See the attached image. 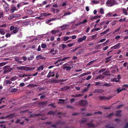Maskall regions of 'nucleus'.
I'll list each match as a JSON object with an SVG mask.
<instances>
[{
	"instance_id": "1",
	"label": "nucleus",
	"mask_w": 128,
	"mask_h": 128,
	"mask_svg": "<svg viewBox=\"0 0 128 128\" xmlns=\"http://www.w3.org/2000/svg\"><path fill=\"white\" fill-rule=\"evenodd\" d=\"M106 4L108 6H112L117 4V2L115 0H108L106 2Z\"/></svg>"
},
{
	"instance_id": "2",
	"label": "nucleus",
	"mask_w": 128,
	"mask_h": 128,
	"mask_svg": "<svg viewBox=\"0 0 128 128\" xmlns=\"http://www.w3.org/2000/svg\"><path fill=\"white\" fill-rule=\"evenodd\" d=\"M69 26V25L68 24H64L63 25H62V26H60V28H63L61 29H60V30L59 29H58L56 31V30H52L50 32H59L60 31H62L63 30H65L67 29V28H66V27H68Z\"/></svg>"
},
{
	"instance_id": "3",
	"label": "nucleus",
	"mask_w": 128,
	"mask_h": 128,
	"mask_svg": "<svg viewBox=\"0 0 128 128\" xmlns=\"http://www.w3.org/2000/svg\"><path fill=\"white\" fill-rule=\"evenodd\" d=\"M87 104V101L86 100H81L80 101L78 104L81 106H85Z\"/></svg>"
},
{
	"instance_id": "4",
	"label": "nucleus",
	"mask_w": 128,
	"mask_h": 128,
	"mask_svg": "<svg viewBox=\"0 0 128 128\" xmlns=\"http://www.w3.org/2000/svg\"><path fill=\"white\" fill-rule=\"evenodd\" d=\"M47 101H42L39 103V104L42 107L46 106L47 104Z\"/></svg>"
},
{
	"instance_id": "5",
	"label": "nucleus",
	"mask_w": 128,
	"mask_h": 128,
	"mask_svg": "<svg viewBox=\"0 0 128 128\" xmlns=\"http://www.w3.org/2000/svg\"><path fill=\"white\" fill-rule=\"evenodd\" d=\"M9 67V66H4V68H3V69H4V70L10 72L13 70V69L12 68H8Z\"/></svg>"
},
{
	"instance_id": "6",
	"label": "nucleus",
	"mask_w": 128,
	"mask_h": 128,
	"mask_svg": "<svg viewBox=\"0 0 128 128\" xmlns=\"http://www.w3.org/2000/svg\"><path fill=\"white\" fill-rule=\"evenodd\" d=\"M51 15V14L48 13L47 12H46L41 13L40 14V17L44 18V17H46L50 15Z\"/></svg>"
},
{
	"instance_id": "7",
	"label": "nucleus",
	"mask_w": 128,
	"mask_h": 128,
	"mask_svg": "<svg viewBox=\"0 0 128 128\" xmlns=\"http://www.w3.org/2000/svg\"><path fill=\"white\" fill-rule=\"evenodd\" d=\"M86 125L88 126V128L90 127H92L93 128H95V126H94V124L93 123H92V121L91 122H90L86 123Z\"/></svg>"
},
{
	"instance_id": "8",
	"label": "nucleus",
	"mask_w": 128,
	"mask_h": 128,
	"mask_svg": "<svg viewBox=\"0 0 128 128\" xmlns=\"http://www.w3.org/2000/svg\"><path fill=\"white\" fill-rule=\"evenodd\" d=\"M14 115H15V114L14 113L11 114L6 115V117L7 118H9V119H11L13 118L14 117L16 116H14Z\"/></svg>"
},
{
	"instance_id": "9",
	"label": "nucleus",
	"mask_w": 128,
	"mask_h": 128,
	"mask_svg": "<svg viewBox=\"0 0 128 128\" xmlns=\"http://www.w3.org/2000/svg\"><path fill=\"white\" fill-rule=\"evenodd\" d=\"M86 36H84L82 38H78V43L82 42L83 40H85L86 39Z\"/></svg>"
},
{
	"instance_id": "10",
	"label": "nucleus",
	"mask_w": 128,
	"mask_h": 128,
	"mask_svg": "<svg viewBox=\"0 0 128 128\" xmlns=\"http://www.w3.org/2000/svg\"><path fill=\"white\" fill-rule=\"evenodd\" d=\"M120 48V44L118 43L110 48V49H116Z\"/></svg>"
},
{
	"instance_id": "11",
	"label": "nucleus",
	"mask_w": 128,
	"mask_h": 128,
	"mask_svg": "<svg viewBox=\"0 0 128 128\" xmlns=\"http://www.w3.org/2000/svg\"><path fill=\"white\" fill-rule=\"evenodd\" d=\"M70 87L68 86L60 88V91H64L68 90L70 89Z\"/></svg>"
},
{
	"instance_id": "12",
	"label": "nucleus",
	"mask_w": 128,
	"mask_h": 128,
	"mask_svg": "<svg viewBox=\"0 0 128 128\" xmlns=\"http://www.w3.org/2000/svg\"><path fill=\"white\" fill-rule=\"evenodd\" d=\"M15 61L16 62H17L19 63H22V61H20V58L18 57H16L14 58Z\"/></svg>"
},
{
	"instance_id": "13",
	"label": "nucleus",
	"mask_w": 128,
	"mask_h": 128,
	"mask_svg": "<svg viewBox=\"0 0 128 128\" xmlns=\"http://www.w3.org/2000/svg\"><path fill=\"white\" fill-rule=\"evenodd\" d=\"M110 72L108 70H106V71L102 72V74L103 75H107V76H110V74H109Z\"/></svg>"
},
{
	"instance_id": "14",
	"label": "nucleus",
	"mask_w": 128,
	"mask_h": 128,
	"mask_svg": "<svg viewBox=\"0 0 128 128\" xmlns=\"http://www.w3.org/2000/svg\"><path fill=\"white\" fill-rule=\"evenodd\" d=\"M104 76H102V75H100V76H98L96 77V80H98V79H104Z\"/></svg>"
},
{
	"instance_id": "15",
	"label": "nucleus",
	"mask_w": 128,
	"mask_h": 128,
	"mask_svg": "<svg viewBox=\"0 0 128 128\" xmlns=\"http://www.w3.org/2000/svg\"><path fill=\"white\" fill-rule=\"evenodd\" d=\"M4 83H6V85H9L11 84L12 82L11 81L9 80H4Z\"/></svg>"
},
{
	"instance_id": "16",
	"label": "nucleus",
	"mask_w": 128,
	"mask_h": 128,
	"mask_svg": "<svg viewBox=\"0 0 128 128\" xmlns=\"http://www.w3.org/2000/svg\"><path fill=\"white\" fill-rule=\"evenodd\" d=\"M121 112V110H118L116 112V114H115V116H120V113Z\"/></svg>"
},
{
	"instance_id": "17",
	"label": "nucleus",
	"mask_w": 128,
	"mask_h": 128,
	"mask_svg": "<svg viewBox=\"0 0 128 128\" xmlns=\"http://www.w3.org/2000/svg\"><path fill=\"white\" fill-rule=\"evenodd\" d=\"M62 68L64 69H66V70H69L71 69V67L70 66H66L63 67Z\"/></svg>"
},
{
	"instance_id": "18",
	"label": "nucleus",
	"mask_w": 128,
	"mask_h": 128,
	"mask_svg": "<svg viewBox=\"0 0 128 128\" xmlns=\"http://www.w3.org/2000/svg\"><path fill=\"white\" fill-rule=\"evenodd\" d=\"M44 69L43 68V66L42 65H41L40 66L38 67L37 68V71L40 72V70H42Z\"/></svg>"
},
{
	"instance_id": "19",
	"label": "nucleus",
	"mask_w": 128,
	"mask_h": 128,
	"mask_svg": "<svg viewBox=\"0 0 128 128\" xmlns=\"http://www.w3.org/2000/svg\"><path fill=\"white\" fill-rule=\"evenodd\" d=\"M55 114V112H53L52 110H51L48 112L47 115H54Z\"/></svg>"
},
{
	"instance_id": "20",
	"label": "nucleus",
	"mask_w": 128,
	"mask_h": 128,
	"mask_svg": "<svg viewBox=\"0 0 128 128\" xmlns=\"http://www.w3.org/2000/svg\"><path fill=\"white\" fill-rule=\"evenodd\" d=\"M26 67H24V66H20L17 67L16 69L18 70H23L24 69V68Z\"/></svg>"
},
{
	"instance_id": "21",
	"label": "nucleus",
	"mask_w": 128,
	"mask_h": 128,
	"mask_svg": "<svg viewBox=\"0 0 128 128\" xmlns=\"http://www.w3.org/2000/svg\"><path fill=\"white\" fill-rule=\"evenodd\" d=\"M105 128H115L114 126H111L110 124H108L105 126Z\"/></svg>"
},
{
	"instance_id": "22",
	"label": "nucleus",
	"mask_w": 128,
	"mask_h": 128,
	"mask_svg": "<svg viewBox=\"0 0 128 128\" xmlns=\"http://www.w3.org/2000/svg\"><path fill=\"white\" fill-rule=\"evenodd\" d=\"M50 82L52 83H57L58 82L57 80H56L55 78H54L50 80Z\"/></svg>"
},
{
	"instance_id": "23",
	"label": "nucleus",
	"mask_w": 128,
	"mask_h": 128,
	"mask_svg": "<svg viewBox=\"0 0 128 128\" xmlns=\"http://www.w3.org/2000/svg\"><path fill=\"white\" fill-rule=\"evenodd\" d=\"M100 90L99 89H95L94 90L93 92V93H100Z\"/></svg>"
},
{
	"instance_id": "24",
	"label": "nucleus",
	"mask_w": 128,
	"mask_h": 128,
	"mask_svg": "<svg viewBox=\"0 0 128 128\" xmlns=\"http://www.w3.org/2000/svg\"><path fill=\"white\" fill-rule=\"evenodd\" d=\"M17 79L16 78V76H13L11 77V78H10V80L11 81H14Z\"/></svg>"
},
{
	"instance_id": "25",
	"label": "nucleus",
	"mask_w": 128,
	"mask_h": 128,
	"mask_svg": "<svg viewBox=\"0 0 128 128\" xmlns=\"http://www.w3.org/2000/svg\"><path fill=\"white\" fill-rule=\"evenodd\" d=\"M19 29V28L17 26L14 27V30L12 32H17L19 31L18 30Z\"/></svg>"
},
{
	"instance_id": "26",
	"label": "nucleus",
	"mask_w": 128,
	"mask_h": 128,
	"mask_svg": "<svg viewBox=\"0 0 128 128\" xmlns=\"http://www.w3.org/2000/svg\"><path fill=\"white\" fill-rule=\"evenodd\" d=\"M6 6L4 7V9L6 12H7L8 11V4H6Z\"/></svg>"
},
{
	"instance_id": "27",
	"label": "nucleus",
	"mask_w": 128,
	"mask_h": 128,
	"mask_svg": "<svg viewBox=\"0 0 128 128\" xmlns=\"http://www.w3.org/2000/svg\"><path fill=\"white\" fill-rule=\"evenodd\" d=\"M27 13L29 14H33V12L30 10H27Z\"/></svg>"
},
{
	"instance_id": "28",
	"label": "nucleus",
	"mask_w": 128,
	"mask_h": 128,
	"mask_svg": "<svg viewBox=\"0 0 128 128\" xmlns=\"http://www.w3.org/2000/svg\"><path fill=\"white\" fill-rule=\"evenodd\" d=\"M99 98L101 100H106V97L100 96H99Z\"/></svg>"
},
{
	"instance_id": "29",
	"label": "nucleus",
	"mask_w": 128,
	"mask_h": 128,
	"mask_svg": "<svg viewBox=\"0 0 128 128\" xmlns=\"http://www.w3.org/2000/svg\"><path fill=\"white\" fill-rule=\"evenodd\" d=\"M70 38V36H64V41H66Z\"/></svg>"
},
{
	"instance_id": "30",
	"label": "nucleus",
	"mask_w": 128,
	"mask_h": 128,
	"mask_svg": "<svg viewBox=\"0 0 128 128\" xmlns=\"http://www.w3.org/2000/svg\"><path fill=\"white\" fill-rule=\"evenodd\" d=\"M7 63V62H0V67L2 66H4V65H6Z\"/></svg>"
},
{
	"instance_id": "31",
	"label": "nucleus",
	"mask_w": 128,
	"mask_h": 128,
	"mask_svg": "<svg viewBox=\"0 0 128 128\" xmlns=\"http://www.w3.org/2000/svg\"><path fill=\"white\" fill-rule=\"evenodd\" d=\"M43 115L42 114H35L33 115H32V117H34L35 116H42Z\"/></svg>"
},
{
	"instance_id": "32",
	"label": "nucleus",
	"mask_w": 128,
	"mask_h": 128,
	"mask_svg": "<svg viewBox=\"0 0 128 128\" xmlns=\"http://www.w3.org/2000/svg\"><path fill=\"white\" fill-rule=\"evenodd\" d=\"M46 44H41V48H46Z\"/></svg>"
},
{
	"instance_id": "33",
	"label": "nucleus",
	"mask_w": 128,
	"mask_h": 128,
	"mask_svg": "<svg viewBox=\"0 0 128 128\" xmlns=\"http://www.w3.org/2000/svg\"><path fill=\"white\" fill-rule=\"evenodd\" d=\"M12 17L13 18H14V17H19V16L18 14H12Z\"/></svg>"
},
{
	"instance_id": "34",
	"label": "nucleus",
	"mask_w": 128,
	"mask_h": 128,
	"mask_svg": "<svg viewBox=\"0 0 128 128\" xmlns=\"http://www.w3.org/2000/svg\"><path fill=\"white\" fill-rule=\"evenodd\" d=\"M52 106V108H55V106H54V103H53V104H49V105H48V106Z\"/></svg>"
},
{
	"instance_id": "35",
	"label": "nucleus",
	"mask_w": 128,
	"mask_h": 128,
	"mask_svg": "<svg viewBox=\"0 0 128 128\" xmlns=\"http://www.w3.org/2000/svg\"><path fill=\"white\" fill-rule=\"evenodd\" d=\"M100 30V29L99 28H95L92 29V32L96 31L98 30Z\"/></svg>"
},
{
	"instance_id": "36",
	"label": "nucleus",
	"mask_w": 128,
	"mask_h": 128,
	"mask_svg": "<svg viewBox=\"0 0 128 128\" xmlns=\"http://www.w3.org/2000/svg\"><path fill=\"white\" fill-rule=\"evenodd\" d=\"M36 58L38 60H39L40 59H42V56L40 55H38L36 56Z\"/></svg>"
},
{
	"instance_id": "37",
	"label": "nucleus",
	"mask_w": 128,
	"mask_h": 128,
	"mask_svg": "<svg viewBox=\"0 0 128 128\" xmlns=\"http://www.w3.org/2000/svg\"><path fill=\"white\" fill-rule=\"evenodd\" d=\"M32 76V74H28V75H27L26 74H23V76L22 77H24L30 76Z\"/></svg>"
},
{
	"instance_id": "38",
	"label": "nucleus",
	"mask_w": 128,
	"mask_h": 128,
	"mask_svg": "<svg viewBox=\"0 0 128 128\" xmlns=\"http://www.w3.org/2000/svg\"><path fill=\"white\" fill-rule=\"evenodd\" d=\"M51 73V72L50 71L49 72V73H48V74L47 76V78H50L51 77H52V75L50 74Z\"/></svg>"
},
{
	"instance_id": "39",
	"label": "nucleus",
	"mask_w": 128,
	"mask_h": 128,
	"mask_svg": "<svg viewBox=\"0 0 128 128\" xmlns=\"http://www.w3.org/2000/svg\"><path fill=\"white\" fill-rule=\"evenodd\" d=\"M95 60H93L91 62H89L87 64V65L88 66H90V65L92 64V63L94 62V61Z\"/></svg>"
},
{
	"instance_id": "40",
	"label": "nucleus",
	"mask_w": 128,
	"mask_h": 128,
	"mask_svg": "<svg viewBox=\"0 0 128 128\" xmlns=\"http://www.w3.org/2000/svg\"><path fill=\"white\" fill-rule=\"evenodd\" d=\"M87 74H87V73H86V72L84 73H83V74H82L80 75V76H80V77H82V76H86Z\"/></svg>"
},
{
	"instance_id": "41",
	"label": "nucleus",
	"mask_w": 128,
	"mask_h": 128,
	"mask_svg": "<svg viewBox=\"0 0 128 128\" xmlns=\"http://www.w3.org/2000/svg\"><path fill=\"white\" fill-rule=\"evenodd\" d=\"M87 21V20L84 19L83 21L80 22V23H81V24H82L86 23Z\"/></svg>"
},
{
	"instance_id": "42",
	"label": "nucleus",
	"mask_w": 128,
	"mask_h": 128,
	"mask_svg": "<svg viewBox=\"0 0 128 128\" xmlns=\"http://www.w3.org/2000/svg\"><path fill=\"white\" fill-rule=\"evenodd\" d=\"M71 13H70V12H65L64 14V16H66L68 15H69Z\"/></svg>"
},
{
	"instance_id": "43",
	"label": "nucleus",
	"mask_w": 128,
	"mask_h": 128,
	"mask_svg": "<svg viewBox=\"0 0 128 128\" xmlns=\"http://www.w3.org/2000/svg\"><path fill=\"white\" fill-rule=\"evenodd\" d=\"M123 13H124L125 15H126L128 14V13L127 12V11L126 9L123 8Z\"/></svg>"
},
{
	"instance_id": "44",
	"label": "nucleus",
	"mask_w": 128,
	"mask_h": 128,
	"mask_svg": "<svg viewBox=\"0 0 128 128\" xmlns=\"http://www.w3.org/2000/svg\"><path fill=\"white\" fill-rule=\"evenodd\" d=\"M69 58H70V57H65V58H63L62 59H60L59 60H62V61H63L64 60H66V59H68Z\"/></svg>"
},
{
	"instance_id": "45",
	"label": "nucleus",
	"mask_w": 128,
	"mask_h": 128,
	"mask_svg": "<svg viewBox=\"0 0 128 128\" xmlns=\"http://www.w3.org/2000/svg\"><path fill=\"white\" fill-rule=\"evenodd\" d=\"M4 99V98H2L0 99V104H1V103L2 102L4 103V101H3Z\"/></svg>"
},
{
	"instance_id": "46",
	"label": "nucleus",
	"mask_w": 128,
	"mask_h": 128,
	"mask_svg": "<svg viewBox=\"0 0 128 128\" xmlns=\"http://www.w3.org/2000/svg\"><path fill=\"white\" fill-rule=\"evenodd\" d=\"M116 91H117V93L118 94L119 92H120L123 90H121L120 89V88H118L117 89Z\"/></svg>"
},
{
	"instance_id": "47",
	"label": "nucleus",
	"mask_w": 128,
	"mask_h": 128,
	"mask_svg": "<svg viewBox=\"0 0 128 128\" xmlns=\"http://www.w3.org/2000/svg\"><path fill=\"white\" fill-rule=\"evenodd\" d=\"M88 90V88H84V90H83L82 91V93H83L84 92H85L86 91H87Z\"/></svg>"
},
{
	"instance_id": "48",
	"label": "nucleus",
	"mask_w": 128,
	"mask_h": 128,
	"mask_svg": "<svg viewBox=\"0 0 128 128\" xmlns=\"http://www.w3.org/2000/svg\"><path fill=\"white\" fill-rule=\"evenodd\" d=\"M82 52V50H80L78 51L76 53V55H78L79 54H81V53Z\"/></svg>"
},
{
	"instance_id": "49",
	"label": "nucleus",
	"mask_w": 128,
	"mask_h": 128,
	"mask_svg": "<svg viewBox=\"0 0 128 128\" xmlns=\"http://www.w3.org/2000/svg\"><path fill=\"white\" fill-rule=\"evenodd\" d=\"M74 44V43L72 44H67V46L69 47H71L73 46Z\"/></svg>"
},
{
	"instance_id": "50",
	"label": "nucleus",
	"mask_w": 128,
	"mask_h": 128,
	"mask_svg": "<svg viewBox=\"0 0 128 128\" xmlns=\"http://www.w3.org/2000/svg\"><path fill=\"white\" fill-rule=\"evenodd\" d=\"M103 86H106V87H109L110 86V85L109 84H104V85H102Z\"/></svg>"
},
{
	"instance_id": "51",
	"label": "nucleus",
	"mask_w": 128,
	"mask_h": 128,
	"mask_svg": "<svg viewBox=\"0 0 128 128\" xmlns=\"http://www.w3.org/2000/svg\"><path fill=\"white\" fill-rule=\"evenodd\" d=\"M100 12L102 14H103L104 13V10L102 8H100Z\"/></svg>"
},
{
	"instance_id": "52",
	"label": "nucleus",
	"mask_w": 128,
	"mask_h": 128,
	"mask_svg": "<svg viewBox=\"0 0 128 128\" xmlns=\"http://www.w3.org/2000/svg\"><path fill=\"white\" fill-rule=\"evenodd\" d=\"M106 70V69H101L99 71V73H100L102 72H103L105 71Z\"/></svg>"
},
{
	"instance_id": "53",
	"label": "nucleus",
	"mask_w": 128,
	"mask_h": 128,
	"mask_svg": "<svg viewBox=\"0 0 128 128\" xmlns=\"http://www.w3.org/2000/svg\"><path fill=\"white\" fill-rule=\"evenodd\" d=\"M123 106V105L122 104H121L120 105L118 106H117L116 107V108L117 109H119Z\"/></svg>"
},
{
	"instance_id": "54",
	"label": "nucleus",
	"mask_w": 128,
	"mask_h": 128,
	"mask_svg": "<svg viewBox=\"0 0 128 128\" xmlns=\"http://www.w3.org/2000/svg\"><path fill=\"white\" fill-rule=\"evenodd\" d=\"M35 69V67H29V70L30 71L33 70Z\"/></svg>"
},
{
	"instance_id": "55",
	"label": "nucleus",
	"mask_w": 128,
	"mask_h": 128,
	"mask_svg": "<svg viewBox=\"0 0 128 128\" xmlns=\"http://www.w3.org/2000/svg\"><path fill=\"white\" fill-rule=\"evenodd\" d=\"M61 45L62 46V48L63 49H64L66 47V45L64 44H62Z\"/></svg>"
},
{
	"instance_id": "56",
	"label": "nucleus",
	"mask_w": 128,
	"mask_h": 128,
	"mask_svg": "<svg viewBox=\"0 0 128 128\" xmlns=\"http://www.w3.org/2000/svg\"><path fill=\"white\" fill-rule=\"evenodd\" d=\"M29 23V22L28 21L24 22H23V24L24 25H28V24Z\"/></svg>"
},
{
	"instance_id": "57",
	"label": "nucleus",
	"mask_w": 128,
	"mask_h": 128,
	"mask_svg": "<svg viewBox=\"0 0 128 128\" xmlns=\"http://www.w3.org/2000/svg\"><path fill=\"white\" fill-rule=\"evenodd\" d=\"M61 121L60 120H58V121H56V123L57 124H61Z\"/></svg>"
},
{
	"instance_id": "58",
	"label": "nucleus",
	"mask_w": 128,
	"mask_h": 128,
	"mask_svg": "<svg viewBox=\"0 0 128 128\" xmlns=\"http://www.w3.org/2000/svg\"><path fill=\"white\" fill-rule=\"evenodd\" d=\"M96 34H95L92 36V39L93 40L95 39L96 38Z\"/></svg>"
},
{
	"instance_id": "59",
	"label": "nucleus",
	"mask_w": 128,
	"mask_h": 128,
	"mask_svg": "<svg viewBox=\"0 0 128 128\" xmlns=\"http://www.w3.org/2000/svg\"><path fill=\"white\" fill-rule=\"evenodd\" d=\"M92 3L94 4H98L99 3V2L98 1H96L95 0H93L92 1Z\"/></svg>"
},
{
	"instance_id": "60",
	"label": "nucleus",
	"mask_w": 128,
	"mask_h": 128,
	"mask_svg": "<svg viewBox=\"0 0 128 128\" xmlns=\"http://www.w3.org/2000/svg\"><path fill=\"white\" fill-rule=\"evenodd\" d=\"M23 70H24L26 71H29V67H26L24 68V69Z\"/></svg>"
},
{
	"instance_id": "61",
	"label": "nucleus",
	"mask_w": 128,
	"mask_h": 128,
	"mask_svg": "<svg viewBox=\"0 0 128 128\" xmlns=\"http://www.w3.org/2000/svg\"><path fill=\"white\" fill-rule=\"evenodd\" d=\"M14 10H16V8L14 5L13 4L12 5V9Z\"/></svg>"
},
{
	"instance_id": "62",
	"label": "nucleus",
	"mask_w": 128,
	"mask_h": 128,
	"mask_svg": "<svg viewBox=\"0 0 128 128\" xmlns=\"http://www.w3.org/2000/svg\"><path fill=\"white\" fill-rule=\"evenodd\" d=\"M11 34L9 33H6V38H8L10 37Z\"/></svg>"
},
{
	"instance_id": "63",
	"label": "nucleus",
	"mask_w": 128,
	"mask_h": 128,
	"mask_svg": "<svg viewBox=\"0 0 128 128\" xmlns=\"http://www.w3.org/2000/svg\"><path fill=\"white\" fill-rule=\"evenodd\" d=\"M124 128H128V122L126 123L125 126H124Z\"/></svg>"
},
{
	"instance_id": "64",
	"label": "nucleus",
	"mask_w": 128,
	"mask_h": 128,
	"mask_svg": "<svg viewBox=\"0 0 128 128\" xmlns=\"http://www.w3.org/2000/svg\"><path fill=\"white\" fill-rule=\"evenodd\" d=\"M10 30H14V26H11L10 27Z\"/></svg>"
}]
</instances>
